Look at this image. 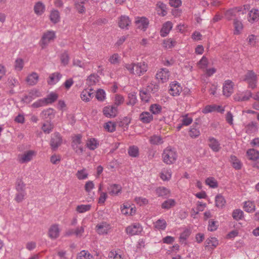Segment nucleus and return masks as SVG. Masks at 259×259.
I'll list each match as a JSON object with an SVG mask.
<instances>
[{"label": "nucleus", "mask_w": 259, "mask_h": 259, "mask_svg": "<svg viewBox=\"0 0 259 259\" xmlns=\"http://www.w3.org/2000/svg\"><path fill=\"white\" fill-rule=\"evenodd\" d=\"M177 158V154L174 149L170 147H167L165 149L162 153L163 161L167 164L174 163Z\"/></svg>", "instance_id": "f03ea898"}, {"label": "nucleus", "mask_w": 259, "mask_h": 259, "mask_svg": "<svg viewBox=\"0 0 259 259\" xmlns=\"http://www.w3.org/2000/svg\"><path fill=\"white\" fill-rule=\"evenodd\" d=\"M191 234L189 229H185L181 234L179 237L180 241L186 244V241Z\"/></svg>", "instance_id": "58836bf2"}, {"label": "nucleus", "mask_w": 259, "mask_h": 259, "mask_svg": "<svg viewBox=\"0 0 259 259\" xmlns=\"http://www.w3.org/2000/svg\"><path fill=\"white\" fill-rule=\"evenodd\" d=\"M91 208L90 204H81L78 205L76 208V210L79 213H84L89 211Z\"/></svg>", "instance_id": "49530a36"}, {"label": "nucleus", "mask_w": 259, "mask_h": 259, "mask_svg": "<svg viewBox=\"0 0 259 259\" xmlns=\"http://www.w3.org/2000/svg\"><path fill=\"white\" fill-rule=\"evenodd\" d=\"M124 67L131 73L138 76L143 75L148 70V65L144 62L137 64H126Z\"/></svg>", "instance_id": "f257e3e1"}, {"label": "nucleus", "mask_w": 259, "mask_h": 259, "mask_svg": "<svg viewBox=\"0 0 259 259\" xmlns=\"http://www.w3.org/2000/svg\"><path fill=\"white\" fill-rule=\"evenodd\" d=\"M252 97V93L250 91L247 90L241 94L236 95L235 100L238 101H246Z\"/></svg>", "instance_id": "4be33fe9"}, {"label": "nucleus", "mask_w": 259, "mask_h": 259, "mask_svg": "<svg viewBox=\"0 0 259 259\" xmlns=\"http://www.w3.org/2000/svg\"><path fill=\"white\" fill-rule=\"evenodd\" d=\"M135 23L138 28L145 31L148 27L149 21L148 19L144 17H138L136 19Z\"/></svg>", "instance_id": "4468645a"}, {"label": "nucleus", "mask_w": 259, "mask_h": 259, "mask_svg": "<svg viewBox=\"0 0 259 259\" xmlns=\"http://www.w3.org/2000/svg\"><path fill=\"white\" fill-rule=\"evenodd\" d=\"M129 155L133 157H137L139 156V151L137 146H130L128 150Z\"/></svg>", "instance_id": "ea45409f"}, {"label": "nucleus", "mask_w": 259, "mask_h": 259, "mask_svg": "<svg viewBox=\"0 0 259 259\" xmlns=\"http://www.w3.org/2000/svg\"><path fill=\"white\" fill-rule=\"evenodd\" d=\"M259 17V11L257 9H252L249 13V17L248 18V21L250 22H253Z\"/></svg>", "instance_id": "c85d7f7f"}, {"label": "nucleus", "mask_w": 259, "mask_h": 259, "mask_svg": "<svg viewBox=\"0 0 259 259\" xmlns=\"http://www.w3.org/2000/svg\"><path fill=\"white\" fill-rule=\"evenodd\" d=\"M50 19L54 23L58 22L60 20L59 12L57 10L52 11L50 14Z\"/></svg>", "instance_id": "3c124183"}, {"label": "nucleus", "mask_w": 259, "mask_h": 259, "mask_svg": "<svg viewBox=\"0 0 259 259\" xmlns=\"http://www.w3.org/2000/svg\"><path fill=\"white\" fill-rule=\"evenodd\" d=\"M87 0H75V7L77 12L80 14H83L85 13V8L83 4Z\"/></svg>", "instance_id": "b1692460"}, {"label": "nucleus", "mask_w": 259, "mask_h": 259, "mask_svg": "<svg viewBox=\"0 0 259 259\" xmlns=\"http://www.w3.org/2000/svg\"><path fill=\"white\" fill-rule=\"evenodd\" d=\"M77 259H94V257L85 250L81 251L77 256Z\"/></svg>", "instance_id": "4d7b16f0"}, {"label": "nucleus", "mask_w": 259, "mask_h": 259, "mask_svg": "<svg viewBox=\"0 0 259 259\" xmlns=\"http://www.w3.org/2000/svg\"><path fill=\"white\" fill-rule=\"evenodd\" d=\"M159 89V86L158 83L151 81L147 85L146 90L148 92L154 94L158 92Z\"/></svg>", "instance_id": "c756f323"}, {"label": "nucleus", "mask_w": 259, "mask_h": 259, "mask_svg": "<svg viewBox=\"0 0 259 259\" xmlns=\"http://www.w3.org/2000/svg\"><path fill=\"white\" fill-rule=\"evenodd\" d=\"M149 142L152 145H160L163 143L162 138L157 135H153L150 137Z\"/></svg>", "instance_id": "72a5a7b5"}, {"label": "nucleus", "mask_w": 259, "mask_h": 259, "mask_svg": "<svg viewBox=\"0 0 259 259\" xmlns=\"http://www.w3.org/2000/svg\"><path fill=\"white\" fill-rule=\"evenodd\" d=\"M62 143V138L59 133H55L51 140V146L53 150H56Z\"/></svg>", "instance_id": "ddd939ff"}, {"label": "nucleus", "mask_w": 259, "mask_h": 259, "mask_svg": "<svg viewBox=\"0 0 259 259\" xmlns=\"http://www.w3.org/2000/svg\"><path fill=\"white\" fill-rule=\"evenodd\" d=\"M33 152L32 151H28L23 154L18 156V159L20 163H24L30 161L32 159Z\"/></svg>", "instance_id": "f3484780"}, {"label": "nucleus", "mask_w": 259, "mask_h": 259, "mask_svg": "<svg viewBox=\"0 0 259 259\" xmlns=\"http://www.w3.org/2000/svg\"><path fill=\"white\" fill-rule=\"evenodd\" d=\"M152 114L148 112H143L140 114L139 119L144 123H148L153 120Z\"/></svg>", "instance_id": "5701e85b"}, {"label": "nucleus", "mask_w": 259, "mask_h": 259, "mask_svg": "<svg viewBox=\"0 0 259 259\" xmlns=\"http://www.w3.org/2000/svg\"><path fill=\"white\" fill-rule=\"evenodd\" d=\"M82 136L77 134L72 138L71 146L75 152L78 155H81L83 151V147L80 145Z\"/></svg>", "instance_id": "20e7f679"}, {"label": "nucleus", "mask_w": 259, "mask_h": 259, "mask_svg": "<svg viewBox=\"0 0 259 259\" xmlns=\"http://www.w3.org/2000/svg\"><path fill=\"white\" fill-rule=\"evenodd\" d=\"M121 187L118 184H110L107 188L108 193L112 196L117 195L121 191Z\"/></svg>", "instance_id": "2eb2a0df"}, {"label": "nucleus", "mask_w": 259, "mask_h": 259, "mask_svg": "<svg viewBox=\"0 0 259 259\" xmlns=\"http://www.w3.org/2000/svg\"><path fill=\"white\" fill-rule=\"evenodd\" d=\"M162 107L158 104H152L150 107V111L154 114H157L161 112Z\"/></svg>", "instance_id": "6e6d98bb"}, {"label": "nucleus", "mask_w": 259, "mask_h": 259, "mask_svg": "<svg viewBox=\"0 0 259 259\" xmlns=\"http://www.w3.org/2000/svg\"><path fill=\"white\" fill-rule=\"evenodd\" d=\"M234 84L233 82L230 80L225 81L223 85V94L226 97H229L233 92Z\"/></svg>", "instance_id": "f8f14e48"}, {"label": "nucleus", "mask_w": 259, "mask_h": 259, "mask_svg": "<svg viewBox=\"0 0 259 259\" xmlns=\"http://www.w3.org/2000/svg\"><path fill=\"white\" fill-rule=\"evenodd\" d=\"M234 26L235 28L234 34H239L240 31L243 28V25L241 22L237 19H235L234 20Z\"/></svg>", "instance_id": "09e8293b"}, {"label": "nucleus", "mask_w": 259, "mask_h": 259, "mask_svg": "<svg viewBox=\"0 0 259 259\" xmlns=\"http://www.w3.org/2000/svg\"><path fill=\"white\" fill-rule=\"evenodd\" d=\"M172 28V24L170 21H167L164 23L160 30V35L162 37L166 36Z\"/></svg>", "instance_id": "aec40b11"}, {"label": "nucleus", "mask_w": 259, "mask_h": 259, "mask_svg": "<svg viewBox=\"0 0 259 259\" xmlns=\"http://www.w3.org/2000/svg\"><path fill=\"white\" fill-rule=\"evenodd\" d=\"M131 24V20L128 16L123 15L121 16L119 20V27L122 29H128V26Z\"/></svg>", "instance_id": "412c9836"}, {"label": "nucleus", "mask_w": 259, "mask_h": 259, "mask_svg": "<svg viewBox=\"0 0 259 259\" xmlns=\"http://www.w3.org/2000/svg\"><path fill=\"white\" fill-rule=\"evenodd\" d=\"M110 229V225L106 222H102L96 226V231L100 235L107 234Z\"/></svg>", "instance_id": "9b49d317"}, {"label": "nucleus", "mask_w": 259, "mask_h": 259, "mask_svg": "<svg viewBox=\"0 0 259 259\" xmlns=\"http://www.w3.org/2000/svg\"><path fill=\"white\" fill-rule=\"evenodd\" d=\"M108 61L112 64H118L120 61V56L117 53L114 54L110 57Z\"/></svg>", "instance_id": "13d9d810"}, {"label": "nucleus", "mask_w": 259, "mask_h": 259, "mask_svg": "<svg viewBox=\"0 0 259 259\" xmlns=\"http://www.w3.org/2000/svg\"><path fill=\"white\" fill-rule=\"evenodd\" d=\"M171 177V172L170 170H164L161 173L160 177L164 181L169 180Z\"/></svg>", "instance_id": "bf43d9fd"}, {"label": "nucleus", "mask_w": 259, "mask_h": 259, "mask_svg": "<svg viewBox=\"0 0 259 259\" xmlns=\"http://www.w3.org/2000/svg\"><path fill=\"white\" fill-rule=\"evenodd\" d=\"M45 6L40 2H38L35 4L34 7V11L36 14L38 15H41L45 11Z\"/></svg>", "instance_id": "bb28decb"}, {"label": "nucleus", "mask_w": 259, "mask_h": 259, "mask_svg": "<svg viewBox=\"0 0 259 259\" xmlns=\"http://www.w3.org/2000/svg\"><path fill=\"white\" fill-rule=\"evenodd\" d=\"M56 37L55 33L53 31H48L44 33L40 40V46L42 49L46 47Z\"/></svg>", "instance_id": "39448f33"}, {"label": "nucleus", "mask_w": 259, "mask_h": 259, "mask_svg": "<svg viewBox=\"0 0 259 259\" xmlns=\"http://www.w3.org/2000/svg\"><path fill=\"white\" fill-rule=\"evenodd\" d=\"M23 60L19 58L16 60L15 64V68L16 70L21 71L23 68Z\"/></svg>", "instance_id": "774afa93"}, {"label": "nucleus", "mask_w": 259, "mask_h": 259, "mask_svg": "<svg viewBox=\"0 0 259 259\" xmlns=\"http://www.w3.org/2000/svg\"><path fill=\"white\" fill-rule=\"evenodd\" d=\"M58 98L57 94L54 93H50L47 98H45V101L47 105L54 103Z\"/></svg>", "instance_id": "4c0bfd02"}, {"label": "nucleus", "mask_w": 259, "mask_h": 259, "mask_svg": "<svg viewBox=\"0 0 259 259\" xmlns=\"http://www.w3.org/2000/svg\"><path fill=\"white\" fill-rule=\"evenodd\" d=\"M98 81V76L96 74L90 75L87 79V83L89 85H94Z\"/></svg>", "instance_id": "8fccbe9b"}, {"label": "nucleus", "mask_w": 259, "mask_h": 259, "mask_svg": "<svg viewBox=\"0 0 259 259\" xmlns=\"http://www.w3.org/2000/svg\"><path fill=\"white\" fill-rule=\"evenodd\" d=\"M182 91V87L177 81L171 82L169 85V93L172 96H179Z\"/></svg>", "instance_id": "1a4fd4ad"}, {"label": "nucleus", "mask_w": 259, "mask_h": 259, "mask_svg": "<svg viewBox=\"0 0 259 259\" xmlns=\"http://www.w3.org/2000/svg\"><path fill=\"white\" fill-rule=\"evenodd\" d=\"M86 145L89 149L94 150L97 148L99 143L95 138H92L87 141Z\"/></svg>", "instance_id": "c9c22d12"}, {"label": "nucleus", "mask_w": 259, "mask_h": 259, "mask_svg": "<svg viewBox=\"0 0 259 259\" xmlns=\"http://www.w3.org/2000/svg\"><path fill=\"white\" fill-rule=\"evenodd\" d=\"M76 176L79 180H84L87 178L88 174L85 171V169H82L78 170Z\"/></svg>", "instance_id": "052dcab7"}, {"label": "nucleus", "mask_w": 259, "mask_h": 259, "mask_svg": "<svg viewBox=\"0 0 259 259\" xmlns=\"http://www.w3.org/2000/svg\"><path fill=\"white\" fill-rule=\"evenodd\" d=\"M140 96L141 100L145 102H149L151 98L150 93L147 90L146 91H141Z\"/></svg>", "instance_id": "c03bdc74"}, {"label": "nucleus", "mask_w": 259, "mask_h": 259, "mask_svg": "<svg viewBox=\"0 0 259 259\" xmlns=\"http://www.w3.org/2000/svg\"><path fill=\"white\" fill-rule=\"evenodd\" d=\"M116 124L115 122L108 121L106 122L104 127L105 129L109 132L112 133L116 130Z\"/></svg>", "instance_id": "a18cd8bd"}, {"label": "nucleus", "mask_w": 259, "mask_h": 259, "mask_svg": "<svg viewBox=\"0 0 259 259\" xmlns=\"http://www.w3.org/2000/svg\"><path fill=\"white\" fill-rule=\"evenodd\" d=\"M60 234V229L58 224L52 225L49 230V237L52 239H56L58 238Z\"/></svg>", "instance_id": "dca6fc26"}, {"label": "nucleus", "mask_w": 259, "mask_h": 259, "mask_svg": "<svg viewBox=\"0 0 259 259\" xmlns=\"http://www.w3.org/2000/svg\"><path fill=\"white\" fill-rule=\"evenodd\" d=\"M143 230L142 226L138 223H134L127 227L125 231L126 233L131 236L139 235Z\"/></svg>", "instance_id": "423d86ee"}, {"label": "nucleus", "mask_w": 259, "mask_h": 259, "mask_svg": "<svg viewBox=\"0 0 259 259\" xmlns=\"http://www.w3.org/2000/svg\"><path fill=\"white\" fill-rule=\"evenodd\" d=\"M257 75L252 70H248L244 75L243 80L248 84V88L255 89L257 86Z\"/></svg>", "instance_id": "7ed1b4c3"}, {"label": "nucleus", "mask_w": 259, "mask_h": 259, "mask_svg": "<svg viewBox=\"0 0 259 259\" xmlns=\"http://www.w3.org/2000/svg\"><path fill=\"white\" fill-rule=\"evenodd\" d=\"M176 203L174 199H168L165 201H164L161 204V208L164 209H169L170 208L175 206Z\"/></svg>", "instance_id": "cd10ccee"}, {"label": "nucleus", "mask_w": 259, "mask_h": 259, "mask_svg": "<svg viewBox=\"0 0 259 259\" xmlns=\"http://www.w3.org/2000/svg\"><path fill=\"white\" fill-rule=\"evenodd\" d=\"M96 98L98 101H103L105 98V92L103 90L99 89L97 91Z\"/></svg>", "instance_id": "69168bd1"}, {"label": "nucleus", "mask_w": 259, "mask_h": 259, "mask_svg": "<svg viewBox=\"0 0 259 259\" xmlns=\"http://www.w3.org/2000/svg\"><path fill=\"white\" fill-rule=\"evenodd\" d=\"M215 206L219 208H222L226 203L225 198L221 194H218L215 196Z\"/></svg>", "instance_id": "2f4dec72"}, {"label": "nucleus", "mask_w": 259, "mask_h": 259, "mask_svg": "<svg viewBox=\"0 0 259 259\" xmlns=\"http://www.w3.org/2000/svg\"><path fill=\"white\" fill-rule=\"evenodd\" d=\"M62 75L59 72H55L52 74L49 77V80L48 81L50 84L56 83L61 78Z\"/></svg>", "instance_id": "a878e982"}, {"label": "nucleus", "mask_w": 259, "mask_h": 259, "mask_svg": "<svg viewBox=\"0 0 259 259\" xmlns=\"http://www.w3.org/2000/svg\"><path fill=\"white\" fill-rule=\"evenodd\" d=\"M46 105H47L45 101V99H44V98H42V99H39V100L36 101V102H35L34 103H33L31 105V106H32V107H33V108H38V107L45 106Z\"/></svg>", "instance_id": "338daca9"}, {"label": "nucleus", "mask_w": 259, "mask_h": 259, "mask_svg": "<svg viewBox=\"0 0 259 259\" xmlns=\"http://www.w3.org/2000/svg\"><path fill=\"white\" fill-rule=\"evenodd\" d=\"M170 76V73L166 68H162L156 74V78L162 83L166 82Z\"/></svg>", "instance_id": "6e6552de"}, {"label": "nucleus", "mask_w": 259, "mask_h": 259, "mask_svg": "<svg viewBox=\"0 0 259 259\" xmlns=\"http://www.w3.org/2000/svg\"><path fill=\"white\" fill-rule=\"evenodd\" d=\"M41 96V93L37 90H31L27 95H25L22 99V101L26 103H29L33 100Z\"/></svg>", "instance_id": "0eeeda50"}, {"label": "nucleus", "mask_w": 259, "mask_h": 259, "mask_svg": "<svg viewBox=\"0 0 259 259\" xmlns=\"http://www.w3.org/2000/svg\"><path fill=\"white\" fill-rule=\"evenodd\" d=\"M255 205L254 204L250 201H247L244 203V210L247 212H252L255 211Z\"/></svg>", "instance_id": "473e14b6"}, {"label": "nucleus", "mask_w": 259, "mask_h": 259, "mask_svg": "<svg viewBox=\"0 0 259 259\" xmlns=\"http://www.w3.org/2000/svg\"><path fill=\"white\" fill-rule=\"evenodd\" d=\"M156 6H157V8H159L161 10V12L160 14L162 16H165L167 14L166 5L161 2H159L157 3Z\"/></svg>", "instance_id": "680f3d73"}, {"label": "nucleus", "mask_w": 259, "mask_h": 259, "mask_svg": "<svg viewBox=\"0 0 259 259\" xmlns=\"http://www.w3.org/2000/svg\"><path fill=\"white\" fill-rule=\"evenodd\" d=\"M170 191L166 188L160 187L156 189V193L159 197H166L169 194Z\"/></svg>", "instance_id": "7c9ffc66"}, {"label": "nucleus", "mask_w": 259, "mask_h": 259, "mask_svg": "<svg viewBox=\"0 0 259 259\" xmlns=\"http://www.w3.org/2000/svg\"><path fill=\"white\" fill-rule=\"evenodd\" d=\"M247 154L249 158L251 160H255L259 158V152L253 149L247 150Z\"/></svg>", "instance_id": "f704fd0d"}, {"label": "nucleus", "mask_w": 259, "mask_h": 259, "mask_svg": "<svg viewBox=\"0 0 259 259\" xmlns=\"http://www.w3.org/2000/svg\"><path fill=\"white\" fill-rule=\"evenodd\" d=\"M128 101L127 102V105L134 106L137 102V99L136 97V93L135 92H131L128 95Z\"/></svg>", "instance_id": "79ce46f5"}, {"label": "nucleus", "mask_w": 259, "mask_h": 259, "mask_svg": "<svg viewBox=\"0 0 259 259\" xmlns=\"http://www.w3.org/2000/svg\"><path fill=\"white\" fill-rule=\"evenodd\" d=\"M16 189L17 192H25V184L21 179H18L17 180Z\"/></svg>", "instance_id": "603ef678"}, {"label": "nucleus", "mask_w": 259, "mask_h": 259, "mask_svg": "<svg viewBox=\"0 0 259 259\" xmlns=\"http://www.w3.org/2000/svg\"><path fill=\"white\" fill-rule=\"evenodd\" d=\"M110 259H122V256L116 250H111L108 254Z\"/></svg>", "instance_id": "0e129e2a"}, {"label": "nucleus", "mask_w": 259, "mask_h": 259, "mask_svg": "<svg viewBox=\"0 0 259 259\" xmlns=\"http://www.w3.org/2000/svg\"><path fill=\"white\" fill-rule=\"evenodd\" d=\"M243 212L241 209H237L233 211L232 217L234 220L239 221L243 219Z\"/></svg>", "instance_id": "de8ad7c7"}, {"label": "nucleus", "mask_w": 259, "mask_h": 259, "mask_svg": "<svg viewBox=\"0 0 259 259\" xmlns=\"http://www.w3.org/2000/svg\"><path fill=\"white\" fill-rule=\"evenodd\" d=\"M231 162L233 167L236 169H240L241 168V164L240 161L235 156L232 155L230 157Z\"/></svg>", "instance_id": "a19ab883"}, {"label": "nucleus", "mask_w": 259, "mask_h": 259, "mask_svg": "<svg viewBox=\"0 0 259 259\" xmlns=\"http://www.w3.org/2000/svg\"><path fill=\"white\" fill-rule=\"evenodd\" d=\"M208 145L214 152H218L221 149L219 141L213 137L208 139Z\"/></svg>", "instance_id": "6ab92c4d"}, {"label": "nucleus", "mask_w": 259, "mask_h": 259, "mask_svg": "<svg viewBox=\"0 0 259 259\" xmlns=\"http://www.w3.org/2000/svg\"><path fill=\"white\" fill-rule=\"evenodd\" d=\"M166 226V222L164 219H159L154 223L155 227L158 230H164Z\"/></svg>", "instance_id": "e433bc0d"}, {"label": "nucleus", "mask_w": 259, "mask_h": 259, "mask_svg": "<svg viewBox=\"0 0 259 259\" xmlns=\"http://www.w3.org/2000/svg\"><path fill=\"white\" fill-rule=\"evenodd\" d=\"M41 115L44 118L51 119L54 116V110L52 108L45 110L41 112Z\"/></svg>", "instance_id": "37998d69"}, {"label": "nucleus", "mask_w": 259, "mask_h": 259, "mask_svg": "<svg viewBox=\"0 0 259 259\" xmlns=\"http://www.w3.org/2000/svg\"><path fill=\"white\" fill-rule=\"evenodd\" d=\"M53 127L54 125L53 124L50 122H47L43 124L41 129L44 133L49 134L52 131Z\"/></svg>", "instance_id": "864d4df0"}, {"label": "nucleus", "mask_w": 259, "mask_h": 259, "mask_svg": "<svg viewBox=\"0 0 259 259\" xmlns=\"http://www.w3.org/2000/svg\"><path fill=\"white\" fill-rule=\"evenodd\" d=\"M38 79V74L35 72H33L27 76L26 81L29 85H33L37 82Z\"/></svg>", "instance_id": "393cba45"}, {"label": "nucleus", "mask_w": 259, "mask_h": 259, "mask_svg": "<svg viewBox=\"0 0 259 259\" xmlns=\"http://www.w3.org/2000/svg\"><path fill=\"white\" fill-rule=\"evenodd\" d=\"M61 63L64 65H67L69 63V56L67 51H64L60 56Z\"/></svg>", "instance_id": "5fc2aeb1"}, {"label": "nucleus", "mask_w": 259, "mask_h": 259, "mask_svg": "<svg viewBox=\"0 0 259 259\" xmlns=\"http://www.w3.org/2000/svg\"><path fill=\"white\" fill-rule=\"evenodd\" d=\"M257 128V124L255 121H251L247 123L244 127L245 132L249 134L256 132Z\"/></svg>", "instance_id": "a211bd4d"}, {"label": "nucleus", "mask_w": 259, "mask_h": 259, "mask_svg": "<svg viewBox=\"0 0 259 259\" xmlns=\"http://www.w3.org/2000/svg\"><path fill=\"white\" fill-rule=\"evenodd\" d=\"M205 183L207 185H209L210 187L215 188L218 187V183L216 180L212 177L207 178Z\"/></svg>", "instance_id": "e2e57ef3"}, {"label": "nucleus", "mask_w": 259, "mask_h": 259, "mask_svg": "<svg viewBox=\"0 0 259 259\" xmlns=\"http://www.w3.org/2000/svg\"><path fill=\"white\" fill-rule=\"evenodd\" d=\"M104 115L108 118H114L117 114V108L115 106H109L103 108Z\"/></svg>", "instance_id": "9d476101"}]
</instances>
